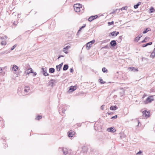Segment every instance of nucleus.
I'll return each instance as SVG.
<instances>
[{"instance_id": "obj_1", "label": "nucleus", "mask_w": 155, "mask_h": 155, "mask_svg": "<svg viewBox=\"0 0 155 155\" xmlns=\"http://www.w3.org/2000/svg\"><path fill=\"white\" fill-rule=\"evenodd\" d=\"M30 90V87L28 86H26L25 88H23V91L24 93H22L21 91V88H19L18 90V93L19 95L20 96H23L26 95V94Z\"/></svg>"}, {"instance_id": "obj_2", "label": "nucleus", "mask_w": 155, "mask_h": 155, "mask_svg": "<svg viewBox=\"0 0 155 155\" xmlns=\"http://www.w3.org/2000/svg\"><path fill=\"white\" fill-rule=\"evenodd\" d=\"M68 108V106L65 104H63L61 106L59 109V112L60 114L63 115L65 114V111Z\"/></svg>"}, {"instance_id": "obj_3", "label": "nucleus", "mask_w": 155, "mask_h": 155, "mask_svg": "<svg viewBox=\"0 0 155 155\" xmlns=\"http://www.w3.org/2000/svg\"><path fill=\"white\" fill-rule=\"evenodd\" d=\"M81 8H82V5L80 4H76L74 5V10L76 12H79Z\"/></svg>"}, {"instance_id": "obj_4", "label": "nucleus", "mask_w": 155, "mask_h": 155, "mask_svg": "<svg viewBox=\"0 0 155 155\" xmlns=\"http://www.w3.org/2000/svg\"><path fill=\"white\" fill-rule=\"evenodd\" d=\"M7 38V36L5 35L2 36L0 38V39L2 40L1 41V45H5L6 44L5 41V39Z\"/></svg>"}, {"instance_id": "obj_5", "label": "nucleus", "mask_w": 155, "mask_h": 155, "mask_svg": "<svg viewBox=\"0 0 155 155\" xmlns=\"http://www.w3.org/2000/svg\"><path fill=\"white\" fill-rule=\"evenodd\" d=\"M152 98L153 97L152 96L148 97L144 102V103L147 104L151 103L152 101H153V99Z\"/></svg>"}, {"instance_id": "obj_6", "label": "nucleus", "mask_w": 155, "mask_h": 155, "mask_svg": "<svg viewBox=\"0 0 155 155\" xmlns=\"http://www.w3.org/2000/svg\"><path fill=\"white\" fill-rule=\"evenodd\" d=\"M143 117L146 118L148 117L149 116L150 112L147 111L146 110H145L143 112Z\"/></svg>"}, {"instance_id": "obj_7", "label": "nucleus", "mask_w": 155, "mask_h": 155, "mask_svg": "<svg viewBox=\"0 0 155 155\" xmlns=\"http://www.w3.org/2000/svg\"><path fill=\"white\" fill-rule=\"evenodd\" d=\"M95 41V40H93L87 44V48L88 50L90 49V48L92 44H94Z\"/></svg>"}, {"instance_id": "obj_8", "label": "nucleus", "mask_w": 155, "mask_h": 155, "mask_svg": "<svg viewBox=\"0 0 155 155\" xmlns=\"http://www.w3.org/2000/svg\"><path fill=\"white\" fill-rule=\"evenodd\" d=\"M64 154V155H69L70 150H68L67 148H63L62 149Z\"/></svg>"}, {"instance_id": "obj_9", "label": "nucleus", "mask_w": 155, "mask_h": 155, "mask_svg": "<svg viewBox=\"0 0 155 155\" xmlns=\"http://www.w3.org/2000/svg\"><path fill=\"white\" fill-rule=\"evenodd\" d=\"M57 82L56 80L51 79L48 82L49 85L53 87L54 85Z\"/></svg>"}, {"instance_id": "obj_10", "label": "nucleus", "mask_w": 155, "mask_h": 155, "mask_svg": "<svg viewBox=\"0 0 155 155\" xmlns=\"http://www.w3.org/2000/svg\"><path fill=\"white\" fill-rule=\"evenodd\" d=\"M98 17V16L97 15H94V16L92 15V16H90L88 18V20L89 21H91L95 19H96Z\"/></svg>"}, {"instance_id": "obj_11", "label": "nucleus", "mask_w": 155, "mask_h": 155, "mask_svg": "<svg viewBox=\"0 0 155 155\" xmlns=\"http://www.w3.org/2000/svg\"><path fill=\"white\" fill-rule=\"evenodd\" d=\"M75 132L72 130L69 131L68 132V136L69 137H72L75 134Z\"/></svg>"}, {"instance_id": "obj_12", "label": "nucleus", "mask_w": 155, "mask_h": 155, "mask_svg": "<svg viewBox=\"0 0 155 155\" xmlns=\"http://www.w3.org/2000/svg\"><path fill=\"white\" fill-rule=\"evenodd\" d=\"M76 89V85L74 86H71L69 87V89L68 91L69 92L73 91L75 90Z\"/></svg>"}, {"instance_id": "obj_13", "label": "nucleus", "mask_w": 155, "mask_h": 155, "mask_svg": "<svg viewBox=\"0 0 155 155\" xmlns=\"http://www.w3.org/2000/svg\"><path fill=\"white\" fill-rule=\"evenodd\" d=\"M71 46H67L63 48V51L66 54L68 53V50L70 48Z\"/></svg>"}, {"instance_id": "obj_14", "label": "nucleus", "mask_w": 155, "mask_h": 155, "mask_svg": "<svg viewBox=\"0 0 155 155\" xmlns=\"http://www.w3.org/2000/svg\"><path fill=\"white\" fill-rule=\"evenodd\" d=\"M107 130L109 132L114 133L116 131V130L114 127H110L107 129Z\"/></svg>"}, {"instance_id": "obj_15", "label": "nucleus", "mask_w": 155, "mask_h": 155, "mask_svg": "<svg viewBox=\"0 0 155 155\" xmlns=\"http://www.w3.org/2000/svg\"><path fill=\"white\" fill-rule=\"evenodd\" d=\"M128 69L129 71H130L134 72L137 71H138L137 68H135L134 67H130Z\"/></svg>"}, {"instance_id": "obj_16", "label": "nucleus", "mask_w": 155, "mask_h": 155, "mask_svg": "<svg viewBox=\"0 0 155 155\" xmlns=\"http://www.w3.org/2000/svg\"><path fill=\"white\" fill-rule=\"evenodd\" d=\"M110 45L112 47H114L116 45L117 43L115 40H112L110 42Z\"/></svg>"}, {"instance_id": "obj_17", "label": "nucleus", "mask_w": 155, "mask_h": 155, "mask_svg": "<svg viewBox=\"0 0 155 155\" xmlns=\"http://www.w3.org/2000/svg\"><path fill=\"white\" fill-rule=\"evenodd\" d=\"M63 64V63H61L60 64H59L58 65H57L56 66V69L58 71H60V69L61 67L62 66Z\"/></svg>"}, {"instance_id": "obj_18", "label": "nucleus", "mask_w": 155, "mask_h": 155, "mask_svg": "<svg viewBox=\"0 0 155 155\" xmlns=\"http://www.w3.org/2000/svg\"><path fill=\"white\" fill-rule=\"evenodd\" d=\"M117 109V106L116 105L114 106H111L110 108V110H116Z\"/></svg>"}, {"instance_id": "obj_19", "label": "nucleus", "mask_w": 155, "mask_h": 155, "mask_svg": "<svg viewBox=\"0 0 155 155\" xmlns=\"http://www.w3.org/2000/svg\"><path fill=\"white\" fill-rule=\"evenodd\" d=\"M18 67L16 65H14L12 68V70L13 71H16L18 70Z\"/></svg>"}, {"instance_id": "obj_20", "label": "nucleus", "mask_w": 155, "mask_h": 155, "mask_svg": "<svg viewBox=\"0 0 155 155\" xmlns=\"http://www.w3.org/2000/svg\"><path fill=\"white\" fill-rule=\"evenodd\" d=\"M119 34V32H116V31H114L112 32L110 34L112 36H114L115 35L116 36L117 35Z\"/></svg>"}, {"instance_id": "obj_21", "label": "nucleus", "mask_w": 155, "mask_h": 155, "mask_svg": "<svg viewBox=\"0 0 155 155\" xmlns=\"http://www.w3.org/2000/svg\"><path fill=\"white\" fill-rule=\"evenodd\" d=\"M152 42H150L147 43L146 44H144L143 45L142 47H146L148 45H151L152 44Z\"/></svg>"}, {"instance_id": "obj_22", "label": "nucleus", "mask_w": 155, "mask_h": 155, "mask_svg": "<svg viewBox=\"0 0 155 155\" xmlns=\"http://www.w3.org/2000/svg\"><path fill=\"white\" fill-rule=\"evenodd\" d=\"M55 69L54 68H50L49 69V72L50 73H53Z\"/></svg>"}, {"instance_id": "obj_23", "label": "nucleus", "mask_w": 155, "mask_h": 155, "mask_svg": "<svg viewBox=\"0 0 155 155\" xmlns=\"http://www.w3.org/2000/svg\"><path fill=\"white\" fill-rule=\"evenodd\" d=\"M68 64H64L63 68V70L64 71H66L68 69Z\"/></svg>"}, {"instance_id": "obj_24", "label": "nucleus", "mask_w": 155, "mask_h": 155, "mask_svg": "<svg viewBox=\"0 0 155 155\" xmlns=\"http://www.w3.org/2000/svg\"><path fill=\"white\" fill-rule=\"evenodd\" d=\"M141 3V2H138L137 4H136L135 5H134V8L135 9H137V8H138L139 6L140 5Z\"/></svg>"}, {"instance_id": "obj_25", "label": "nucleus", "mask_w": 155, "mask_h": 155, "mask_svg": "<svg viewBox=\"0 0 155 155\" xmlns=\"http://www.w3.org/2000/svg\"><path fill=\"white\" fill-rule=\"evenodd\" d=\"M149 38L148 37H146L142 41V43L146 42L147 41V40H149Z\"/></svg>"}, {"instance_id": "obj_26", "label": "nucleus", "mask_w": 155, "mask_h": 155, "mask_svg": "<svg viewBox=\"0 0 155 155\" xmlns=\"http://www.w3.org/2000/svg\"><path fill=\"white\" fill-rule=\"evenodd\" d=\"M150 29L149 28H147L145 30H144L143 33V34H145L147 33L148 31L150 30Z\"/></svg>"}, {"instance_id": "obj_27", "label": "nucleus", "mask_w": 155, "mask_h": 155, "mask_svg": "<svg viewBox=\"0 0 155 155\" xmlns=\"http://www.w3.org/2000/svg\"><path fill=\"white\" fill-rule=\"evenodd\" d=\"M85 26L86 25H84L80 27L79 30H78V33L80 32L81 31V29L84 28L85 27Z\"/></svg>"}, {"instance_id": "obj_28", "label": "nucleus", "mask_w": 155, "mask_h": 155, "mask_svg": "<svg viewBox=\"0 0 155 155\" xmlns=\"http://www.w3.org/2000/svg\"><path fill=\"white\" fill-rule=\"evenodd\" d=\"M155 53L153 51L151 53L150 57L151 58H153L154 57H155Z\"/></svg>"}, {"instance_id": "obj_29", "label": "nucleus", "mask_w": 155, "mask_h": 155, "mask_svg": "<svg viewBox=\"0 0 155 155\" xmlns=\"http://www.w3.org/2000/svg\"><path fill=\"white\" fill-rule=\"evenodd\" d=\"M154 11L155 10L154 8L153 7H151L150 9V13H153Z\"/></svg>"}, {"instance_id": "obj_30", "label": "nucleus", "mask_w": 155, "mask_h": 155, "mask_svg": "<svg viewBox=\"0 0 155 155\" xmlns=\"http://www.w3.org/2000/svg\"><path fill=\"white\" fill-rule=\"evenodd\" d=\"M102 71L104 73H107L108 72V70L105 67H104L102 68Z\"/></svg>"}, {"instance_id": "obj_31", "label": "nucleus", "mask_w": 155, "mask_h": 155, "mask_svg": "<svg viewBox=\"0 0 155 155\" xmlns=\"http://www.w3.org/2000/svg\"><path fill=\"white\" fill-rule=\"evenodd\" d=\"M29 70H30V71L29 72L28 71L27 73V74H29L30 73H33V71L32 70V69L31 68L28 69V70H27V71H28Z\"/></svg>"}, {"instance_id": "obj_32", "label": "nucleus", "mask_w": 155, "mask_h": 155, "mask_svg": "<svg viewBox=\"0 0 155 155\" xmlns=\"http://www.w3.org/2000/svg\"><path fill=\"white\" fill-rule=\"evenodd\" d=\"M99 80L100 81V83L102 84H104L106 83V82L103 81V80L101 78H100Z\"/></svg>"}, {"instance_id": "obj_33", "label": "nucleus", "mask_w": 155, "mask_h": 155, "mask_svg": "<svg viewBox=\"0 0 155 155\" xmlns=\"http://www.w3.org/2000/svg\"><path fill=\"white\" fill-rule=\"evenodd\" d=\"M41 70H42V72H43V73L44 72H45L47 71V70L46 68H41Z\"/></svg>"}, {"instance_id": "obj_34", "label": "nucleus", "mask_w": 155, "mask_h": 155, "mask_svg": "<svg viewBox=\"0 0 155 155\" xmlns=\"http://www.w3.org/2000/svg\"><path fill=\"white\" fill-rule=\"evenodd\" d=\"M122 36H120L118 38V42H120L121 41L122 39Z\"/></svg>"}, {"instance_id": "obj_35", "label": "nucleus", "mask_w": 155, "mask_h": 155, "mask_svg": "<svg viewBox=\"0 0 155 155\" xmlns=\"http://www.w3.org/2000/svg\"><path fill=\"white\" fill-rule=\"evenodd\" d=\"M41 118H42V116H38V117H36V119L38 120H39Z\"/></svg>"}, {"instance_id": "obj_36", "label": "nucleus", "mask_w": 155, "mask_h": 155, "mask_svg": "<svg viewBox=\"0 0 155 155\" xmlns=\"http://www.w3.org/2000/svg\"><path fill=\"white\" fill-rule=\"evenodd\" d=\"M127 8V6L123 7L121 9V10H126Z\"/></svg>"}, {"instance_id": "obj_37", "label": "nucleus", "mask_w": 155, "mask_h": 155, "mask_svg": "<svg viewBox=\"0 0 155 155\" xmlns=\"http://www.w3.org/2000/svg\"><path fill=\"white\" fill-rule=\"evenodd\" d=\"M139 40H140L139 38L137 36L136 38H135L134 41H136L137 42Z\"/></svg>"}, {"instance_id": "obj_38", "label": "nucleus", "mask_w": 155, "mask_h": 155, "mask_svg": "<svg viewBox=\"0 0 155 155\" xmlns=\"http://www.w3.org/2000/svg\"><path fill=\"white\" fill-rule=\"evenodd\" d=\"M142 153V151L141 150H140L137 153H136V155H139L140 154Z\"/></svg>"}, {"instance_id": "obj_39", "label": "nucleus", "mask_w": 155, "mask_h": 155, "mask_svg": "<svg viewBox=\"0 0 155 155\" xmlns=\"http://www.w3.org/2000/svg\"><path fill=\"white\" fill-rule=\"evenodd\" d=\"M17 45H14L11 48V50L12 51L13 50L16 46Z\"/></svg>"}, {"instance_id": "obj_40", "label": "nucleus", "mask_w": 155, "mask_h": 155, "mask_svg": "<svg viewBox=\"0 0 155 155\" xmlns=\"http://www.w3.org/2000/svg\"><path fill=\"white\" fill-rule=\"evenodd\" d=\"M43 74L45 76H48L49 75V74L47 72V71L45 72H44Z\"/></svg>"}, {"instance_id": "obj_41", "label": "nucleus", "mask_w": 155, "mask_h": 155, "mask_svg": "<svg viewBox=\"0 0 155 155\" xmlns=\"http://www.w3.org/2000/svg\"><path fill=\"white\" fill-rule=\"evenodd\" d=\"M114 21H112L111 22H108V24L109 25H112L114 24Z\"/></svg>"}, {"instance_id": "obj_42", "label": "nucleus", "mask_w": 155, "mask_h": 155, "mask_svg": "<svg viewBox=\"0 0 155 155\" xmlns=\"http://www.w3.org/2000/svg\"><path fill=\"white\" fill-rule=\"evenodd\" d=\"M18 21H14L13 22V24L14 25H17V24H18Z\"/></svg>"}, {"instance_id": "obj_43", "label": "nucleus", "mask_w": 155, "mask_h": 155, "mask_svg": "<svg viewBox=\"0 0 155 155\" xmlns=\"http://www.w3.org/2000/svg\"><path fill=\"white\" fill-rule=\"evenodd\" d=\"M117 115H115V116L112 117L111 118V119H115V118H117Z\"/></svg>"}, {"instance_id": "obj_44", "label": "nucleus", "mask_w": 155, "mask_h": 155, "mask_svg": "<svg viewBox=\"0 0 155 155\" xmlns=\"http://www.w3.org/2000/svg\"><path fill=\"white\" fill-rule=\"evenodd\" d=\"M6 51L2 52H1L0 53V55H2L5 54V53H6Z\"/></svg>"}, {"instance_id": "obj_45", "label": "nucleus", "mask_w": 155, "mask_h": 155, "mask_svg": "<svg viewBox=\"0 0 155 155\" xmlns=\"http://www.w3.org/2000/svg\"><path fill=\"white\" fill-rule=\"evenodd\" d=\"M104 105H102V106H101V110H104Z\"/></svg>"}, {"instance_id": "obj_46", "label": "nucleus", "mask_w": 155, "mask_h": 155, "mask_svg": "<svg viewBox=\"0 0 155 155\" xmlns=\"http://www.w3.org/2000/svg\"><path fill=\"white\" fill-rule=\"evenodd\" d=\"M70 71L71 72H73V69L72 68H71L70 69Z\"/></svg>"}, {"instance_id": "obj_47", "label": "nucleus", "mask_w": 155, "mask_h": 155, "mask_svg": "<svg viewBox=\"0 0 155 155\" xmlns=\"http://www.w3.org/2000/svg\"><path fill=\"white\" fill-rule=\"evenodd\" d=\"M108 48V45H107L106 46H105L103 47V48Z\"/></svg>"}, {"instance_id": "obj_48", "label": "nucleus", "mask_w": 155, "mask_h": 155, "mask_svg": "<svg viewBox=\"0 0 155 155\" xmlns=\"http://www.w3.org/2000/svg\"><path fill=\"white\" fill-rule=\"evenodd\" d=\"M21 92L22 93H24V91H23V88H21Z\"/></svg>"}, {"instance_id": "obj_49", "label": "nucleus", "mask_w": 155, "mask_h": 155, "mask_svg": "<svg viewBox=\"0 0 155 155\" xmlns=\"http://www.w3.org/2000/svg\"><path fill=\"white\" fill-rule=\"evenodd\" d=\"M142 35H139L137 37L139 38L140 39V38L142 37Z\"/></svg>"}, {"instance_id": "obj_50", "label": "nucleus", "mask_w": 155, "mask_h": 155, "mask_svg": "<svg viewBox=\"0 0 155 155\" xmlns=\"http://www.w3.org/2000/svg\"><path fill=\"white\" fill-rule=\"evenodd\" d=\"M33 73H34L33 76H35L37 75V73L36 72H33Z\"/></svg>"}, {"instance_id": "obj_51", "label": "nucleus", "mask_w": 155, "mask_h": 155, "mask_svg": "<svg viewBox=\"0 0 155 155\" xmlns=\"http://www.w3.org/2000/svg\"><path fill=\"white\" fill-rule=\"evenodd\" d=\"M2 72V70L1 68H0V73H1Z\"/></svg>"}, {"instance_id": "obj_52", "label": "nucleus", "mask_w": 155, "mask_h": 155, "mask_svg": "<svg viewBox=\"0 0 155 155\" xmlns=\"http://www.w3.org/2000/svg\"><path fill=\"white\" fill-rule=\"evenodd\" d=\"M78 126H81V124L80 123L78 124Z\"/></svg>"}, {"instance_id": "obj_53", "label": "nucleus", "mask_w": 155, "mask_h": 155, "mask_svg": "<svg viewBox=\"0 0 155 155\" xmlns=\"http://www.w3.org/2000/svg\"><path fill=\"white\" fill-rule=\"evenodd\" d=\"M63 57V56L62 55H60L59 56V57Z\"/></svg>"}, {"instance_id": "obj_54", "label": "nucleus", "mask_w": 155, "mask_h": 155, "mask_svg": "<svg viewBox=\"0 0 155 155\" xmlns=\"http://www.w3.org/2000/svg\"><path fill=\"white\" fill-rule=\"evenodd\" d=\"M153 51L155 53V48H154Z\"/></svg>"}, {"instance_id": "obj_55", "label": "nucleus", "mask_w": 155, "mask_h": 155, "mask_svg": "<svg viewBox=\"0 0 155 155\" xmlns=\"http://www.w3.org/2000/svg\"><path fill=\"white\" fill-rule=\"evenodd\" d=\"M107 114H109V115H110V113H107Z\"/></svg>"}, {"instance_id": "obj_56", "label": "nucleus", "mask_w": 155, "mask_h": 155, "mask_svg": "<svg viewBox=\"0 0 155 155\" xmlns=\"http://www.w3.org/2000/svg\"><path fill=\"white\" fill-rule=\"evenodd\" d=\"M60 57H59V56L58 57V59H59Z\"/></svg>"}]
</instances>
